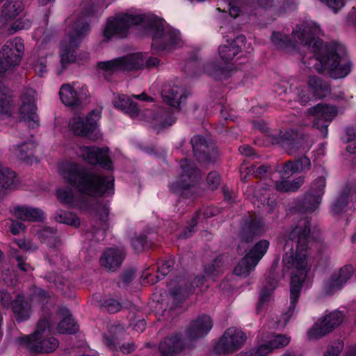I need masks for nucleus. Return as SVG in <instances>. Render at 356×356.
I'll list each match as a JSON object with an SVG mask.
<instances>
[{
  "mask_svg": "<svg viewBox=\"0 0 356 356\" xmlns=\"http://www.w3.org/2000/svg\"><path fill=\"white\" fill-rule=\"evenodd\" d=\"M38 237L41 238L51 248L58 246L60 241L57 238V234L51 228H44L38 233Z\"/></svg>",
  "mask_w": 356,
  "mask_h": 356,
  "instance_id": "45",
  "label": "nucleus"
},
{
  "mask_svg": "<svg viewBox=\"0 0 356 356\" xmlns=\"http://www.w3.org/2000/svg\"><path fill=\"white\" fill-rule=\"evenodd\" d=\"M304 181V177H298L292 181H290L291 191H297L303 184Z\"/></svg>",
  "mask_w": 356,
  "mask_h": 356,
  "instance_id": "64",
  "label": "nucleus"
},
{
  "mask_svg": "<svg viewBox=\"0 0 356 356\" xmlns=\"http://www.w3.org/2000/svg\"><path fill=\"white\" fill-rule=\"evenodd\" d=\"M247 337L244 332L236 327L228 328L214 347L218 354L232 353L241 348Z\"/></svg>",
  "mask_w": 356,
  "mask_h": 356,
  "instance_id": "15",
  "label": "nucleus"
},
{
  "mask_svg": "<svg viewBox=\"0 0 356 356\" xmlns=\"http://www.w3.org/2000/svg\"><path fill=\"white\" fill-rule=\"evenodd\" d=\"M194 156L200 162L209 163L214 161L218 156V152L211 146L204 138L197 135L191 140Z\"/></svg>",
  "mask_w": 356,
  "mask_h": 356,
  "instance_id": "23",
  "label": "nucleus"
},
{
  "mask_svg": "<svg viewBox=\"0 0 356 356\" xmlns=\"http://www.w3.org/2000/svg\"><path fill=\"white\" fill-rule=\"evenodd\" d=\"M184 343L178 334L165 338L159 344V349L163 356H170L182 350Z\"/></svg>",
  "mask_w": 356,
  "mask_h": 356,
  "instance_id": "34",
  "label": "nucleus"
},
{
  "mask_svg": "<svg viewBox=\"0 0 356 356\" xmlns=\"http://www.w3.org/2000/svg\"><path fill=\"white\" fill-rule=\"evenodd\" d=\"M310 224L307 218L298 221V225L288 234L284 247L282 262L285 268L292 270L290 286V305L286 312L282 315L284 325L296 313V305L298 301L303 282H309V256L313 244L317 245L320 240L315 241L309 236Z\"/></svg>",
  "mask_w": 356,
  "mask_h": 356,
  "instance_id": "2",
  "label": "nucleus"
},
{
  "mask_svg": "<svg viewBox=\"0 0 356 356\" xmlns=\"http://www.w3.org/2000/svg\"><path fill=\"white\" fill-rule=\"evenodd\" d=\"M290 89L293 90V92L296 95L297 101L301 105H306L310 101V97L305 90L300 88L298 86L293 90L292 88V84L291 85Z\"/></svg>",
  "mask_w": 356,
  "mask_h": 356,
  "instance_id": "50",
  "label": "nucleus"
},
{
  "mask_svg": "<svg viewBox=\"0 0 356 356\" xmlns=\"http://www.w3.org/2000/svg\"><path fill=\"white\" fill-rule=\"evenodd\" d=\"M16 243L20 249H22L24 250L32 251V250H35L37 249L36 245L31 241L19 239V240L16 241Z\"/></svg>",
  "mask_w": 356,
  "mask_h": 356,
  "instance_id": "57",
  "label": "nucleus"
},
{
  "mask_svg": "<svg viewBox=\"0 0 356 356\" xmlns=\"http://www.w3.org/2000/svg\"><path fill=\"white\" fill-rule=\"evenodd\" d=\"M108 147L81 146L79 147L76 154L90 164H98L106 170H111L113 165L108 156Z\"/></svg>",
  "mask_w": 356,
  "mask_h": 356,
  "instance_id": "17",
  "label": "nucleus"
},
{
  "mask_svg": "<svg viewBox=\"0 0 356 356\" xmlns=\"http://www.w3.org/2000/svg\"><path fill=\"white\" fill-rule=\"evenodd\" d=\"M218 213V209L214 207L203 208L199 211L195 217L191 219V222L186 229L181 234V237L187 238L194 232V228L198 220L209 218Z\"/></svg>",
  "mask_w": 356,
  "mask_h": 356,
  "instance_id": "39",
  "label": "nucleus"
},
{
  "mask_svg": "<svg viewBox=\"0 0 356 356\" xmlns=\"http://www.w3.org/2000/svg\"><path fill=\"white\" fill-rule=\"evenodd\" d=\"M204 70L209 76L220 80L227 78L229 74L227 69L220 67L214 63L207 64Z\"/></svg>",
  "mask_w": 356,
  "mask_h": 356,
  "instance_id": "46",
  "label": "nucleus"
},
{
  "mask_svg": "<svg viewBox=\"0 0 356 356\" xmlns=\"http://www.w3.org/2000/svg\"><path fill=\"white\" fill-rule=\"evenodd\" d=\"M221 261L219 259H215L213 264L205 267L204 271L207 277L213 278L215 276L222 273Z\"/></svg>",
  "mask_w": 356,
  "mask_h": 356,
  "instance_id": "49",
  "label": "nucleus"
},
{
  "mask_svg": "<svg viewBox=\"0 0 356 356\" xmlns=\"http://www.w3.org/2000/svg\"><path fill=\"white\" fill-rule=\"evenodd\" d=\"M61 102L67 106L78 107L89 98L88 88L78 83L63 84L59 90Z\"/></svg>",
  "mask_w": 356,
  "mask_h": 356,
  "instance_id": "14",
  "label": "nucleus"
},
{
  "mask_svg": "<svg viewBox=\"0 0 356 356\" xmlns=\"http://www.w3.org/2000/svg\"><path fill=\"white\" fill-rule=\"evenodd\" d=\"M343 348V344L338 342L335 346L329 348L323 356H339Z\"/></svg>",
  "mask_w": 356,
  "mask_h": 356,
  "instance_id": "58",
  "label": "nucleus"
},
{
  "mask_svg": "<svg viewBox=\"0 0 356 356\" xmlns=\"http://www.w3.org/2000/svg\"><path fill=\"white\" fill-rule=\"evenodd\" d=\"M135 25H142L152 32V47L156 51H170L183 46L179 31L152 15L120 13L111 17L105 24L103 35L106 40L125 38L130 27Z\"/></svg>",
  "mask_w": 356,
  "mask_h": 356,
  "instance_id": "4",
  "label": "nucleus"
},
{
  "mask_svg": "<svg viewBox=\"0 0 356 356\" xmlns=\"http://www.w3.org/2000/svg\"><path fill=\"white\" fill-rule=\"evenodd\" d=\"M114 106L131 118L137 116L139 113L137 104L125 95H119L114 101Z\"/></svg>",
  "mask_w": 356,
  "mask_h": 356,
  "instance_id": "40",
  "label": "nucleus"
},
{
  "mask_svg": "<svg viewBox=\"0 0 356 356\" xmlns=\"http://www.w3.org/2000/svg\"><path fill=\"white\" fill-rule=\"evenodd\" d=\"M261 189V185L257 186L254 192V198H256L258 201L261 202V204H265L266 201L268 202V190L264 189V193H260Z\"/></svg>",
  "mask_w": 356,
  "mask_h": 356,
  "instance_id": "53",
  "label": "nucleus"
},
{
  "mask_svg": "<svg viewBox=\"0 0 356 356\" xmlns=\"http://www.w3.org/2000/svg\"><path fill=\"white\" fill-rule=\"evenodd\" d=\"M213 327L209 316L202 315L193 321L188 327L187 335L192 339L201 338L207 335Z\"/></svg>",
  "mask_w": 356,
  "mask_h": 356,
  "instance_id": "27",
  "label": "nucleus"
},
{
  "mask_svg": "<svg viewBox=\"0 0 356 356\" xmlns=\"http://www.w3.org/2000/svg\"><path fill=\"white\" fill-rule=\"evenodd\" d=\"M337 113L335 106L318 104L308 108L305 115L313 118L312 127L318 129L324 137H327L329 124L336 117Z\"/></svg>",
  "mask_w": 356,
  "mask_h": 356,
  "instance_id": "13",
  "label": "nucleus"
},
{
  "mask_svg": "<svg viewBox=\"0 0 356 356\" xmlns=\"http://www.w3.org/2000/svg\"><path fill=\"white\" fill-rule=\"evenodd\" d=\"M190 94V91L185 86L176 83L164 85L161 91L163 102L178 110L181 104L186 103Z\"/></svg>",
  "mask_w": 356,
  "mask_h": 356,
  "instance_id": "22",
  "label": "nucleus"
},
{
  "mask_svg": "<svg viewBox=\"0 0 356 356\" xmlns=\"http://www.w3.org/2000/svg\"><path fill=\"white\" fill-rule=\"evenodd\" d=\"M104 340L106 345L110 349H115L117 347V337L114 335L108 336L106 334L104 335Z\"/></svg>",
  "mask_w": 356,
  "mask_h": 356,
  "instance_id": "61",
  "label": "nucleus"
},
{
  "mask_svg": "<svg viewBox=\"0 0 356 356\" xmlns=\"http://www.w3.org/2000/svg\"><path fill=\"white\" fill-rule=\"evenodd\" d=\"M266 231V225L261 218L251 217L247 220L241 232V242L238 245V252L243 254L247 250L248 244L255 236L263 235Z\"/></svg>",
  "mask_w": 356,
  "mask_h": 356,
  "instance_id": "18",
  "label": "nucleus"
},
{
  "mask_svg": "<svg viewBox=\"0 0 356 356\" xmlns=\"http://www.w3.org/2000/svg\"><path fill=\"white\" fill-rule=\"evenodd\" d=\"M268 286H264L259 296V306L260 307L263 303L267 302L273 293V291L277 286V280L273 279L272 280L270 279L267 281Z\"/></svg>",
  "mask_w": 356,
  "mask_h": 356,
  "instance_id": "47",
  "label": "nucleus"
},
{
  "mask_svg": "<svg viewBox=\"0 0 356 356\" xmlns=\"http://www.w3.org/2000/svg\"><path fill=\"white\" fill-rule=\"evenodd\" d=\"M131 243L136 251H142L149 248L147 239L143 234L136 235L131 238Z\"/></svg>",
  "mask_w": 356,
  "mask_h": 356,
  "instance_id": "48",
  "label": "nucleus"
},
{
  "mask_svg": "<svg viewBox=\"0 0 356 356\" xmlns=\"http://www.w3.org/2000/svg\"><path fill=\"white\" fill-rule=\"evenodd\" d=\"M24 44L19 38L8 40L0 51V120H11L13 100L10 91L1 83L19 64Z\"/></svg>",
  "mask_w": 356,
  "mask_h": 356,
  "instance_id": "6",
  "label": "nucleus"
},
{
  "mask_svg": "<svg viewBox=\"0 0 356 356\" xmlns=\"http://www.w3.org/2000/svg\"><path fill=\"white\" fill-rule=\"evenodd\" d=\"M145 115L151 118L148 120L154 123V127L156 129L168 127L176 120V118L169 109H162L156 115H153L151 111H147Z\"/></svg>",
  "mask_w": 356,
  "mask_h": 356,
  "instance_id": "36",
  "label": "nucleus"
},
{
  "mask_svg": "<svg viewBox=\"0 0 356 356\" xmlns=\"http://www.w3.org/2000/svg\"><path fill=\"white\" fill-rule=\"evenodd\" d=\"M268 247L269 242L267 240H261L257 243L239 261L234 273L238 276L248 277L266 254Z\"/></svg>",
  "mask_w": 356,
  "mask_h": 356,
  "instance_id": "11",
  "label": "nucleus"
},
{
  "mask_svg": "<svg viewBox=\"0 0 356 356\" xmlns=\"http://www.w3.org/2000/svg\"><path fill=\"white\" fill-rule=\"evenodd\" d=\"M144 65V59L141 54H130L106 61H99L97 67L104 78L110 81L111 75L122 71L139 70Z\"/></svg>",
  "mask_w": 356,
  "mask_h": 356,
  "instance_id": "9",
  "label": "nucleus"
},
{
  "mask_svg": "<svg viewBox=\"0 0 356 356\" xmlns=\"http://www.w3.org/2000/svg\"><path fill=\"white\" fill-rule=\"evenodd\" d=\"M55 322L46 317L40 320L33 333L18 338V342L31 353H49L59 346L58 340L52 335Z\"/></svg>",
  "mask_w": 356,
  "mask_h": 356,
  "instance_id": "7",
  "label": "nucleus"
},
{
  "mask_svg": "<svg viewBox=\"0 0 356 356\" xmlns=\"http://www.w3.org/2000/svg\"><path fill=\"white\" fill-rule=\"evenodd\" d=\"M102 213H100V227L95 228L92 230V234L96 240L99 241L103 239L105 236V232L108 227V224L107 222L109 209L106 205H104L102 208Z\"/></svg>",
  "mask_w": 356,
  "mask_h": 356,
  "instance_id": "43",
  "label": "nucleus"
},
{
  "mask_svg": "<svg viewBox=\"0 0 356 356\" xmlns=\"http://www.w3.org/2000/svg\"><path fill=\"white\" fill-rule=\"evenodd\" d=\"M139 54L142 55L143 58L144 59V65H142L139 69H141L144 67H146L147 68L151 69L157 67L159 63L160 60L158 58L154 56H149L147 57V54L145 53H138Z\"/></svg>",
  "mask_w": 356,
  "mask_h": 356,
  "instance_id": "51",
  "label": "nucleus"
},
{
  "mask_svg": "<svg viewBox=\"0 0 356 356\" xmlns=\"http://www.w3.org/2000/svg\"><path fill=\"white\" fill-rule=\"evenodd\" d=\"M25 225L19 221L14 220L12 222L10 227L11 233L14 235L19 234L20 232L24 231Z\"/></svg>",
  "mask_w": 356,
  "mask_h": 356,
  "instance_id": "59",
  "label": "nucleus"
},
{
  "mask_svg": "<svg viewBox=\"0 0 356 356\" xmlns=\"http://www.w3.org/2000/svg\"><path fill=\"white\" fill-rule=\"evenodd\" d=\"M35 72L40 76H42L43 73L46 72V63L43 59H41L34 66Z\"/></svg>",
  "mask_w": 356,
  "mask_h": 356,
  "instance_id": "63",
  "label": "nucleus"
},
{
  "mask_svg": "<svg viewBox=\"0 0 356 356\" xmlns=\"http://www.w3.org/2000/svg\"><path fill=\"white\" fill-rule=\"evenodd\" d=\"M55 219L58 222L67 224L75 227H79L80 225L79 218L72 212L60 210L57 212Z\"/></svg>",
  "mask_w": 356,
  "mask_h": 356,
  "instance_id": "44",
  "label": "nucleus"
},
{
  "mask_svg": "<svg viewBox=\"0 0 356 356\" xmlns=\"http://www.w3.org/2000/svg\"><path fill=\"white\" fill-rule=\"evenodd\" d=\"M104 307L109 312L115 313L121 309L120 303L114 299L106 300L104 303Z\"/></svg>",
  "mask_w": 356,
  "mask_h": 356,
  "instance_id": "55",
  "label": "nucleus"
},
{
  "mask_svg": "<svg viewBox=\"0 0 356 356\" xmlns=\"http://www.w3.org/2000/svg\"><path fill=\"white\" fill-rule=\"evenodd\" d=\"M58 171L63 179L79 193L76 196L72 189L65 187L57 190L58 200L70 207L84 209L87 207L85 196L108 195L114 193V177L97 174L90 168L71 161L62 162Z\"/></svg>",
  "mask_w": 356,
  "mask_h": 356,
  "instance_id": "3",
  "label": "nucleus"
},
{
  "mask_svg": "<svg viewBox=\"0 0 356 356\" xmlns=\"http://www.w3.org/2000/svg\"><path fill=\"white\" fill-rule=\"evenodd\" d=\"M356 202V185L347 186L339 195L332 205V211L334 214H341L350 208V201Z\"/></svg>",
  "mask_w": 356,
  "mask_h": 356,
  "instance_id": "30",
  "label": "nucleus"
},
{
  "mask_svg": "<svg viewBox=\"0 0 356 356\" xmlns=\"http://www.w3.org/2000/svg\"><path fill=\"white\" fill-rule=\"evenodd\" d=\"M12 307L17 321L21 322L26 321L29 318L31 306L28 302L24 301L23 296H17Z\"/></svg>",
  "mask_w": 356,
  "mask_h": 356,
  "instance_id": "42",
  "label": "nucleus"
},
{
  "mask_svg": "<svg viewBox=\"0 0 356 356\" xmlns=\"http://www.w3.org/2000/svg\"><path fill=\"white\" fill-rule=\"evenodd\" d=\"M273 142L280 144L284 148L287 149L291 154L296 149H302L305 150L310 147L308 137L298 134L293 129L280 131V133L274 137Z\"/></svg>",
  "mask_w": 356,
  "mask_h": 356,
  "instance_id": "21",
  "label": "nucleus"
},
{
  "mask_svg": "<svg viewBox=\"0 0 356 356\" xmlns=\"http://www.w3.org/2000/svg\"><path fill=\"white\" fill-rule=\"evenodd\" d=\"M47 318L53 321L55 324L58 319H60L57 326L58 332L60 334H73L78 330V325L65 307L60 308L55 314V316H49Z\"/></svg>",
  "mask_w": 356,
  "mask_h": 356,
  "instance_id": "26",
  "label": "nucleus"
},
{
  "mask_svg": "<svg viewBox=\"0 0 356 356\" xmlns=\"http://www.w3.org/2000/svg\"><path fill=\"white\" fill-rule=\"evenodd\" d=\"M101 111L94 110L85 118L74 117L70 121V127L74 134L96 140L99 138L97 129V122L100 118Z\"/></svg>",
  "mask_w": 356,
  "mask_h": 356,
  "instance_id": "12",
  "label": "nucleus"
},
{
  "mask_svg": "<svg viewBox=\"0 0 356 356\" xmlns=\"http://www.w3.org/2000/svg\"><path fill=\"white\" fill-rule=\"evenodd\" d=\"M220 183V177L217 172H211L207 177V184L211 190L216 189Z\"/></svg>",
  "mask_w": 356,
  "mask_h": 356,
  "instance_id": "52",
  "label": "nucleus"
},
{
  "mask_svg": "<svg viewBox=\"0 0 356 356\" xmlns=\"http://www.w3.org/2000/svg\"><path fill=\"white\" fill-rule=\"evenodd\" d=\"M181 172L175 181L170 182L169 189L173 193L184 198L193 197L197 190L196 182L199 177L195 164L184 159L180 161Z\"/></svg>",
  "mask_w": 356,
  "mask_h": 356,
  "instance_id": "8",
  "label": "nucleus"
},
{
  "mask_svg": "<svg viewBox=\"0 0 356 356\" xmlns=\"http://www.w3.org/2000/svg\"><path fill=\"white\" fill-rule=\"evenodd\" d=\"M290 341L291 337L286 334L266 333L264 331L259 333V343L267 356L276 349L286 347Z\"/></svg>",
  "mask_w": 356,
  "mask_h": 356,
  "instance_id": "24",
  "label": "nucleus"
},
{
  "mask_svg": "<svg viewBox=\"0 0 356 356\" xmlns=\"http://www.w3.org/2000/svg\"><path fill=\"white\" fill-rule=\"evenodd\" d=\"M245 38L244 35H238L232 42L227 39V44L219 47L218 53L225 62L232 60L236 55L241 50L242 46L245 45Z\"/></svg>",
  "mask_w": 356,
  "mask_h": 356,
  "instance_id": "29",
  "label": "nucleus"
},
{
  "mask_svg": "<svg viewBox=\"0 0 356 356\" xmlns=\"http://www.w3.org/2000/svg\"><path fill=\"white\" fill-rule=\"evenodd\" d=\"M125 253L121 248H108L104 251L99 259L102 266L108 270L115 271L118 268L124 259Z\"/></svg>",
  "mask_w": 356,
  "mask_h": 356,
  "instance_id": "28",
  "label": "nucleus"
},
{
  "mask_svg": "<svg viewBox=\"0 0 356 356\" xmlns=\"http://www.w3.org/2000/svg\"><path fill=\"white\" fill-rule=\"evenodd\" d=\"M36 92L32 88L26 89L22 95V105L19 108V117L28 126L35 128L38 126V117L35 113V104Z\"/></svg>",
  "mask_w": 356,
  "mask_h": 356,
  "instance_id": "20",
  "label": "nucleus"
},
{
  "mask_svg": "<svg viewBox=\"0 0 356 356\" xmlns=\"http://www.w3.org/2000/svg\"><path fill=\"white\" fill-rule=\"evenodd\" d=\"M173 265V261L171 259L159 260L157 262V274L155 276L152 275L149 269H147L143 273L141 278L147 283L154 284L162 280L171 270Z\"/></svg>",
  "mask_w": 356,
  "mask_h": 356,
  "instance_id": "35",
  "label": "nucleus"
},
{
  "mask_svg": "<svg viewBox=\"0 0 356 356\" xmlns=\"http://www.w3.org/2000/svg\"><path fill=\"white\" fill-rule=\"evenodd\" d=\"M354 268L351 265H345L339 270H334L323 282V293L325 296H331L341 291L348 280L352 277Z\"/></svg>",
  "mask_w": 356,
  "mask_h": 356,
  "instance_id": "19",
  "label": "nucleus"
},
{
  "mask_svg": "<svg viewBox=\"0 0 356 356\" xmlns=\"http://www.w3.org/2000/svg\"><path fill=\"white\" fill-rule=\"evenodd\" d=\"M36 145L32 140H29L23 143L14 145L12 152L13 155L29 164L37 162V159L34 156Z\"/></svg>",
  "mask_w": 356,
  "mask_h": 356,
  "instance_id": "32",
  "label": "nucleus"
},
{
  "mask_svg": "<svg viewBox=\"0 0 356 356\" xmlns=\"http://www.w3.org/2000/svg\"><path fill=\"white\" fill-rule=\"evenodd\" d=\"M80 10L79 16H72L66 21L70 26V30L60 45V57L63 70L76 60L75 49L90 32V25L86 19L93 16L98 10L91 0H83Z\"/></svg>",
  "mask_w": 356,
  "mask_h": 356,
  "instance_id": "5",
  "label": "nucleus"
},
{
  "mask_svg": "<svg viewBox=\"0 0 356 356\" xmlns=\"http://www.w3.org/2000/svg\"><path fill=\"white\" fill-rule=\"evenodd\" d=\"M325 187V178L323 175L316 179L304 197L296 202V211L312 213L316 211L321 202Z\"/></svg>",
  "mask_w": 356,
  "mask_h": 356,
  "instance_id": "10",
  "label": "nucleus"
},
{
  "mask_svg": "<svg viewBox=\"0 0 356 356\" xmlns=\"http://www.w3.org/2000/svg\"><path fill=\"white\" fill-rule=\"evenodd\" d=\"M343 319V314L339 311L330 312L323 318L318 319L307 331V337L309 340H317L336 327L340 325Z\"/></svg>",
  "mask_w": 356,
  "mask_h": 356,
  "instance_id": "16",
  "label": "nucleus"
},
{
  "mask_svg": "<svg viewBox=\"0 0 356 356\" xmlns=\"http://www.w3.org/2000/svg\"><path fill=\"white\" fill-rule=\"evenodd\" d=\"M275 186L277 191L281 192L291 191V188H290V181L286 179L282 180L280 181H276Z\"/></svg>",
  "mask_w": 356,
  "mask_h": 356,
  "instance_id": "60",
  "label": "nucleus"
},
{
  "mask_svg": "<svg viewBox=\"0 0 356 356\" xmlns=\"http://www.w3.org/2000/svg\"><path fill=\"white\" fill-rule=\"evenodd\" d=\"M12 256L16 259L17 261L18 268L23 271H29L31 269L29 264L24 262V259L22 256L18 254L16 251L11 252Z\"/></svg>",
  "mask_w": 356,
  "mask_h": 356,
  "instance_id": "56",
  "label": "nucleus"
},
{
  "mask_svg": "<svg viewBox=\"0 0 356 356\" xmlns=\"http://www.w3.org/2000/svg\"><path fill=\"white\" fill-rule=\"evenodd\" d=\"M238 356H267L259 343L257 346L246 352H241Z\"/></svg>",
  "mask_w": 356,
  "mask_h": 356,
  "instance_id": "54",
  "label": "nucleus"
},
{
  "mask_svg": "<svg viewBox=\"0 0 356 356\" xmlns=\"http://www.w3.org/2000/svg\"><path fill=\"white\" fill-rule=\"evenodd\" d=\"M307 86L311 94L316 99L323 98L330 93V85L316 76H310L307 80Z\"/></svg>",
  "mask_w": 356,
  "mask_h": 356,
  "instance_id": "38",
  "label": "nucleus"
},
{
  "mask_svg": "<svg viewBox=\"0 0 356 356\" xmlns=\"http://www.w3.org/2000/svg\"><path fill=\"white\" fill-rule=\"evenodd\" d=\"M13 213L17 218L21 220L41 221L44 218V212L41 209L27 205L14 207Z\"/></svg>",
  "mask_w": 356,
  "mask_h": 356,
  "instance_id": "33",
  "label": "nucleus"
},
{
  "mask_svg": "<svg viewBox=\"0 0 356 356\" xmlns=\"http://www.w3.org/2000/svg\"><path fill=\"white\" fill-rule=\"evenodd\" d=\"M311 167V162L308 157L302 156L295 161H288L285 163L283 170L285 175H291L294 172H302L309 170Z\"/></svg>",
  "mask_w": 356,
  "mask_h": 356,
  "instance_id": "41",
  "label": "nucleus"
},
{
  "mask_svg": "<svg viewBox=\"0 0 356 356\" xmlns=\"http://www.w3.org/2000/svg\"><path fill=\"white\" fill-rule=\"evenodd\" d=\"M204 281V277L197 276L190 286H186V280L184 277H180L177 280L178 286L174 288V282H172L170 283L169 287L170 289L171 295L175 300L185 298L193 292L195 287H198L202 284Z\"/></svg>",
  "mask_w": 356,
  "mask_h": 356,
  "instance_id": "25",
  "label": "nucleus"
},
{
  "mask_svg": "<svg viewBox=\"0 0 356 356\" xmlns=\"http://www.w3.org/2000/svg\"><path fill=\"white\" fill-rule=\"evenodd\" d=\"M0 302L3 307H8L11 302V296L6 291L0 292Z\"/></svg>",
  "mask_w": 356,
  "mask_h": 356,
  "instance_id": "62",
  "label": "nucleus"
},
{
  "mask_svg": "<svg viewBox=\"0 0 356 356\" xmlns=\"http://www.w3.org/2000/svg\"><path fill=\"white\" fill-rule=\"evenodd\" d=\"M321 29L318 24L312 20L298 23L293 28L291 35L280 32H273L270 40L279 49L294 51L298 43L312 51L314 56L302 57V62L309 69L314 68L318 72L327 71L334 79L346 77L351 70V63L348 58L344 47L335 42L323 44L319 38Z\"/></svg>",
  "mask_w": 356,
  "mask_h": 356,
  "instance_id": "1",
  "label": "nucleus"
},
{
  "mask_svg": "<svg viewBox=\"0 0 356 356\" xmlns=\"http://www.w3.org/2000/svg\"><path fill=\"white\" fill-rule=\"evenodd\" d=\"M17 184L16 173L0 164V200L6 195L8 191L15 188Z\"/></svg>",
  "mask_w": 356,
  "mask_h": 356,
  "instance_id": "31",
  "label": "nucleus"
},
{
  "mask_svg": "<svg viewBox=\"0 0 356 356\" xmlns=\"http://www.w3.org/2000/svg\"><path fill=\"white\" fill-rule=\"evenodd\" d=\"M226 1H227V9L229 10V13L227 14L226 12H223L225 19L220 22L221 25L220 27V32L222 35L223 38L229 37L228 35H225L227 33H232L234 32V28L231 25L230 21L228 18H236L239 16L241 13V9L237 5L239 0Z\"/></svg>",
  "mask_w": 356,
  "mask_h": 356,
  "instance_id": "37",
  "label": "nucleus"
}]
</instances>
